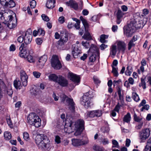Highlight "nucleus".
I'll return each mask as SVG.
<instances>
[{"label":"nucleus","instance_id":"f257e3e1","mask_svg":"<svg viewBox=\"0 0 151 151\" xmlns=\"http://www.w3.org/2000/svg\"><path fill=\"white\" fill-rule=\"evenodd\" d=\"M0 18L1 20L4 19L3 23L10 29L15 27L17 25V20L16 18L13 19L12 15H9L8 13H0Z\"/></svg>","mask_w":151,"mask_h":151},{"label":"nucleus","instance_id":"f03ea898","mask_svg":"<svg viewBox=\"0 0 151 151\" xmlns=\"http://www.w3.org/2000/svg\"><path fill=\"white\" fill-rule=\"evenodd\" d=\"M91 92L89 91L85 93L82 97V99H81V103L86 108H88L93 104L91 101V99L93 97V94L91 93Z\"/></svg>","mask_w":151,"mask_h":151},{"label":"nucleus","instance_id":"7ed1b4c3","mask_svg":"<svg viewBox=\"0 0 151 151\" xmlns=\"http://www.w3.org/2000/svg\"><path fill=\"white\" fill-rule=\"evenodd\" d=\"M28 123L35 127H38L41 125V119L35 113H31L27 117Z\"/></svg>","mask_w":151,"mask_h":151},{"label":"nucleus","instance_id":"20e7f679","mask_svg":"<svg viewBox=\"0 0 151 151\" xmlns=\"http://www.w3.org/2000/svg\"><path fill=\"white\" fill-rule=\"evenodd\" d=\"M92 53L89 58V61L91 62H94L96 59V57L99 58L100 55L99 50L96 46L93 45L88 50Z\"/></svg>","mask_w":151,"mask_h":151},{"label":"nucleus","instance_id":"39448f33","mask_svg":"<svg viewBox=\"0 0 151 151\" xmlns=\"http://www.w3.org/2000/svg\"><path fill=\"white\" fill-rule=\"evenodd\" d=\"M139 17L132 19L131 21L129 24L135 30L136 29H139L142 28L143 26V22L142 20H139Z\"/></svg>","mask_w":151,"mask_h":151},{"label":"nucleus","instance_id":"423d86ee","mask_svg":"<svg viewBox=\"0 0 151 151\" xmlns=\"http://www.w3.org/2000/svg\"><path fill=\"white\" fill-rule=\"evenodd\" d=\"M150 131L148 128L142 129L139 133V139L141 142H144L149 137Z\"/></svg>","mask_w":151,"mask_h":151},{"label":"nucleus","instance_id":"0eeeda50","mask_svg":"<svg viewBox=\"0 0 151 151\" xmlns=\"http://www.w3.org/2000/svg\"><path fill=\"white\" fill-rule=\"evenodd\" d=\"M60 97L61 99V101L64 102L66 99V101L67 103L70 106V109L72 110V111H74L75 109V107L74 106L75 104L73 101V99L68 98L67 96L64 94H61Z\"/></svg>","mask_w":151,"mask_h":151},{"label":"nucleus","instance_id":"6e6552de","mask_svg":"<svg viewBox=\"0 0 151 151\" xmlns=\"http://www.w3.org/2000/svg\"><path fill=\"white\" fill-rule=\"evenodd\" d=\"M49 142L50 141L47 137H45L42 141L37 145L39 149L42 150H47L50 146Z\"/></svg>","mask_w":151,"mask_h":151},{"label":"nucleus","instance_id":"1a4fd4ad","mask_svg":"<svg viewBox=\"0 0 151 151\" xmlns=\"http://www.w3.org/2000/svg\"><path fill=\"white\" fill-rule=\"evenodd\" d=\"M51 64L52 67L56 70L60 69L62 67L58 56L56 55L52 56L51 59Z\"/></svg>","mask_w":151,"mask_h":151},{"label":"nucleus","instance_id":"9d476101","mask_svg":"<svg viewBox=\"0 0 151 151\" xmlns=\"http://www.w3.org/2000/svg\"><path fill=\"white\" fill-rule=\"evenodd\" d=\"M32 31L31 29H29L26 32L24 40L25 46L31 42L32 37Z\"/></svg>","mask_w":151,"mask_h":151},{"label":"nucleus","instance_id":"9b49d317","mask_svg":"<svg viewBox=\"0 0 151 151\" xmlns=\"http://www.w3.org/2000/svg\"><path fill=\"white\" fill-rule=\"evenodd\" d=\"M20 52L19 54V56L22 58H26L28 56L29 50L26 48L24 43H22L19 47Z\"/></svg>","mask_w":151,"mask_h":151},{"label":"nucleus","instance_id":"f8f14e48","mask_svg":"<svg viewBox=\"0 0 151 151\" xmlns=\"http://www.w3.org/2000/svg\"><path fill=\"white\" fill-rule=\"evenodd\" d=\"M72 144L73 146H78L87 144L88 142V140L87 138H86L85 140L83 139L82 140L77 139H72Z\"/></svg>","mask_w":151,"mask_h":151},{"label":"nucleus","instance_id":"ddd939ff","mask_svg":"<svg viewBox=\"0 0 151 151\" xmlns=\"http://www.w3.org/2000/svg\"><path fill=\"white\" fill-rule=\"evenodd\" d=\"M67 120L65 123L64 129V131L66 133H70L73 132L74 129L73 125L74 123L70 121L69 123L67 122Z\"/></svg>","mask_w":151,"mask_h":151},{"label":"nucleus","instance_id":"4468645a","mask_svg":"<svg viewBox=\"0 0 151 151\" xmlns=\"http://www.w3.org/2000/svg\"><path fill=\"white\" fill-rule=\"evenodd\" d=\"M57 83L62 87L67 86L68 85V80L62 76L58 75V78Z\"/></svg>","mask_w":151,"mask_h":151},{"label":"nucleus","instance_id":"2eb2a0df","mask_svg":"<svg viewBox=\"0 0 151 151\" xmlns=\"http://www.w3.org/2000/svg\"><path fill=\"white\" fill-rule=\"evenodd\" d=\"M135 30L134 28L129 24L127 25L126 29L125 30L124 29V34L127 37H130L132 36Z\"/></svg>","mask_w":151,"mask_h":151},{"label":"nucleus","instance_id":"dca6fc26","mask_svg":"<svg viewBox=\"0 0 151 151\" xmlns=\"http://www.w3.org/2000/svg\"><path fill=\"white\" fill-rule=\"evenodd\" d=\"M20 78L24 86H27V83L28 76L25 71L22 70L20 71Z\"/></svg>","mask_w":151,"mask_h":151},{"label":"nucleus","instance_id":"f3484780","mask_svg":"<svg viewBox=\"0 0 151 151\" xmlns=\"http://www.w3.org/2000/svg\"><path fill=\"white\" fill-rule=\"evenodd\" d=\"M47 57L46 55H44L41 56L39 58L38 62H37V65L39 66L40 68H42L47 61Z\"/></svg>","mask_w":151,"mask_h":151},{"label":"nucleus","instance_id":"a211bd4d","mask_svg":"<svg viewBox=\"0 0 151 151\" xmlns=\"http://www.w3.org/2000/svg\"><path fill=\"white\" fill-rule=\"evenodd\" d=\"M68 77L70 80L75 83H78L80 81L79 77L72 73L69 72Z\"/></svg>","mask_w":151,"mask_h":151},{"label":"nucleus","instance_id":"6ab92c4d","mask_svg":"<svg viewBox=\"0 0 151 151\" xmlns=\"http://www.w3.org/2000/svg\"><path fill=\"white\" fill-rule=\"evenodd\" d=\"M81 53L80 49L78 46H75L73 47L72 54L74 58H77L78 55Z\"/></svg>","mask_w":151,"mask_h":151},{"label":"nucleus","instance_id":"aec40b11","mask_svg":"<svg viewBox=\"0 0 151 151\" xmlns=\"http://www.w3.org/2000/svg\"><path fill=\"white\" fill-rule=\"evenodd\" d=\"M66 4L68 6H70L75 10H77L78 9V3L73 0H70L66 2Z\"/></svg>","mask_w":151,"mask_h":151},{"label":"nucleus","instance_id":"412c9836","mask_svg":"<svg viewBox=\"0 0 151 151\" xmlns=\"http://www.w3.org/2000/svg\"><path fill=\"white\" fill-rule=\"evenodd\" d=\"M84 124V122L83 120L79 119L75 123L74 128L83 129Z\"/></svg>","mask_w":151,"mask_h":151},{"label":"nucleus","instance_id":"4be33fe9","mask_svg":"<svg viewBox=\"0 0 151 151\" xmlns=\"http://www.w3.org/2000/svg\"><path fill=\"white\" fill-rule=\"evenodd\" d=\"M118 50L121 51L123 53L126 50V44L124 42L122 41H119L117 43Z\"/></svg>","mask_w":151,"mask_h":151},{"label":"nucleus","instance_id":"5701e85b","mask_svg":"<svg viewBox=\"0 0 151 151\" xmlns=\"http://www.w3.org/2000/svg\"><path fill=\"white\" fill-rule=\"evenodd\" d=\"M45 137H47L46 136L43 134H39L36 136L35 138V141L36 144L37 145L42 141Z\"/></svg>","mask_w":151,"mask_h":151},{"label":"nucleus","instance_id":"b1692460","mask_svg":"<svg viewBox=\"0 0 151 151\" xmlns=\"http://www.w3.org/2000/svg\"><path fill=\"white\" fill-rule=\"evenodd\" d=\"M124 15V13L120 10H118L116 13V23L117 24H119L120 23L121 19Z\"/></svg>","mask_w":151,"mask_h":151},{"label":"nucleus","instance_id":"393cba45","mask_svg":"<svg viewBox=\"0 0 151 151\" xmlns=\"http://www.w3.org/2000/svg\"><path fill=\"white\" fill-rule=\"evenodd\" d=\"M55 0H47L46 4V7L49 9H52L55 6Z\"/></svg>","mask_w":151,"mask_h":151},{"label":"nucleus","instance_id":"a878e982","mask_svg":"<svg viewBox=\"0 0 151 151\" xmlns=\"http://www.w3.org/2000/svg\"><path fill=\"white\" fill-rule=\"evenodd\" d=\"M60 37V39L59 40L60 42H61V41H62L65 43L68 41V37L66 33L61 32Z\"/></svg>","mask_w":151,"mask_h":151},{"label":"nucleus","instance_id":"bb28decb","mask_svg":"<svg viewBox=\"0 0 151 151\" xmlns=\"http://www.w3.org/2000/svg\"><path fill=\"white\" fill-rule=\"evenodd\" d=\"M117 52L116 46V45H113L111 47L110 49V54L113 56H115Z\"/></svg>","mask_w":151,"mask_h":151},{"label":"nucleus","instance_id":"cd10ccee","mask_svg":"<svg viewBox=\"0 0 151 151\" xmlns=\"http://www.w3.org/2000/svg\"><path fill=\"white\" fill-rule=\"evenodd\" d=\"M49 78L50 81H53L57 83L58 78V76H57L55 74H51L49 76Z\"/></svg>","mask_w":151,"mask_h":151},{"label":"nucleus","instance_id":"c85d7f7f","mask_svg":"<svg viewBox=\"0 0 151 151\" xmlns=\"http://www.w3.org/2000/svg\"><path fill=\"white\" fill-rule=\"evenodd\" d=\"M15 6V3L13 0H9L6 4L5 7L13 8Z\"/></svg>","mask_w":151,"mask_h":151},{"label":"nucleus","instance_id":"c756f323","mask_svg":"<svg viewBox=\"0 0 151 151\" xmlns=\"http://www.w3.org/2000/svg\"><path fill=\"white\" fill-rule=\"evenodd\" d=\"M85 31L86 32L84 35L82 36V38L84 39L87 40H91L92 39V37L90 33L88 32L86 30H85Z\"/></svg>","mask_w":151,"mask_h":151},{"label":"nucleus","instance_id":"7c9ffc66","mask_svg":"<svg viewBox=\"0 0 151 151\" xmlns=\"http://www.w3.org/2000/svg\"><path fill=\"white\" fill-rule=\"evenodd\" d=\"M14 85L16 89H20L21 87V85L20 81L17 80H15L14 81Z\"/></svg>","mask_w":151,"mask_h":151},{"label":"nucleus","instance_id":"2f4dec72","mask_svg":"<svg viewBox=\"0 0 151 151\" xmlns=\"http://www.w3.org/2000/svg\"><path fill=\"white\" fill-rule=\"evenodd\" d=\"M80 19L81 21L83 24L85 30H86V29L88 28V24L86 20L84 19L83 17L81 16L80 17Z\"/></svg>","mask_w":151,"mask_h":151},{"label":"nucleus","instance_id":"473e14b6","mask_svg":"<svg viewBox=\"0 0 151 151\" xmlns=\"http://www.w3.org/2000/svg\"><path fill=\"white\" fill-rule=\"evenodd\" d=\"M133 71L132 67L131 65H128L127 68V70L125 73L126 75L130 76Z\"/></svg>","mask_w":151,"mask_h":151},{"label":"nucleus","instance_id":"72a5a7b5","mask_svg":"<svg viewBox=\"0 0 151 151\" xmlns=\"http://www.w3.org/2000/svg\"><path fill=\"white\" fill-rule=\"evenodd\" d=\"M131 119V116L129 113H128L127 114L125 115L123 119L124 122L127 123H129Z\"/></svg>","mask_w":151,"mask_h":151},{"label":"nucleus","instance_id":"f704fd0d","mask_svg":"<svg viewBox=\"0 0 151 151\" xmlns=\"http://www.w3.org/2000/svg\"><path fill=\"white\" fill-rule=\"evenodd\" d=\"M117 93L118 94L119 99L122 102L123 101V96L121 94V89L119 87L117 88Z\"/></svg>","mask_w":151,"mask_h":151},{"label":"nucleus","instance_id":"c9c22d12","mask_svg":"<svg viewBox=\"0 0 151 151\" xmlns=\"http://www.w3.org/2000/svg\"><path fill=\"white\" fill-rule=\"evenodd\" d=\"M4 135L5 139L6 140H9L12 138V135L11 133L8 131L5 132Z\"/></svg>","mask_w":151,"mask_h":151},{"label":"nucleus","instance_id":"e433bc0d","mask_svg":"<svg viewBox=\"0 0 151 151\" xmlns=\"http://www.w3.org/2000/svg\"><path fill=\"white\" fill-rule=\"evenodd\" d=\"M13 93V91L11 87L9 86L7 88L5 92V93L7 94L9 96L12 97Z\"/></svg>","mask_w":151,"mask_h":151},{"label":"nucleus","instance_id":"4c0bfd02","mask_svg":"<svg viewBox=\"0 0 151 151\" xmlns=\"http://www.w3.org/2000/svg\"><path fill=\"white\" fill-rule=\"evenodd\" d=\"M145 78H141V82L139 84V86L140 87L142 86L144 89H145L146 88V83L145 81Z\"/></svg>","mask_w":151,"mask_h":151},{"label":"nucleus","instance_id":"58836bf2","mask_svg":"<svg viewBox=\"0 0 151 151\" xmlns=\"http://www.w3.org/2000/svg\"><path fill=\"white\" fill-rule=\"evenodd\" d=\"M93 149L95 151H105L103 147L97 145H94L93 147Z\"/></svg>","mask_w":151,"mask_h":151},{"label":"nucleus","instance_id":"ea45409f","mask_svg":"<svg viewBox=\"0 0 151 151\" xmlns=\"http://www.w3.org/2000/svg\"><path fill=\"white\" fill-rule=\"evenodd\" d=\"M134 119L136 122L140 123L142 119V118L141 117L137 116V114L134 113Z\"/></svg>","mask_w":151,"mask_h":151},{"label":"nucleus","instance_id":"a19ab883","mask_svg":"<svg viewBox=\"0 0 151 151\" xmlns=\"http://www.w3.org/2000/svg\"><path fill=\"white\" fill-rule=\"evenodd\" d=\"M108 36L105 35H102L100 36V41L102 43L106 42L105 39L107 38Z\"/></svg>","mask_w":151,"mask_h":151},{"label":"nucleus","instance_id":"79ce46f5","mask_svg":"<svg viewBox=\"0 0 151 151\" xmlns=\"http://www.w3.org/2000/svg\"><path fill=\"white\" fill-rule=\"evenodd\" d=\"M132 98L134 101L136 102L139 101V100L138 95L136 93H132Z\"/></svg>","mask_w":151,"mask_h":151},{"label":"nucleus","instance_id":"37998d69","mask_svg":"<svg viewBox=\"0 0 151 151\" xmlns=\"http://www.w3.org/2000/svg\"><path fill=\"white\" fill-rule=\"evenodd\" d=\"M74 129L76 130V132L74 134V135L76 136H78L80 135L81 134L83 129H81L74 128Z\"/></svg>","mask_w":151,"mask_h":151},{"label":"nucleus","instance_id":"c03bdc74","mask_svg":"<svg viewBox=\"0 0 151 151\" xmlns=\"http://www.w3.org/2000/svg\"><path fill=\"white\" fill-rule=\"evenodd\" d=\"M103 145H105L107 144H108L109 143V141L108 139L107 138H101V139H100Z\"/></svg>","mask_w":151,"mask_h":151},{"label":"nucleus","instance_id":"a18cd8bd","mask_svg":"<svg viewBox=\"0 0 151 151\" xmlns=\"http://www.w3.org/2000/svg\"><path fill=\"white\" fill-rule=\"evenodd\" d=\"M117 69V68H116L114 66H112V73H113L114 76L116 77H117L118 76V73Z\"/></svg>","mask_w":151,"mask_h":151},{"label":"nucleus","instance_id":"49530a36","mask_svg":"<svg viewBox=\"0 0 151 151\" xmlns=\"http://www.w3.org/2000/svg\"><path fill=\"white\" fill-rule=\"evenodd\" d=\"M26 58L29 62L30 63H34L35 62V60L33 57L30 55H28Z\"/></svg>","mask_w":151,"mask_h":151},{"label":"nucleus","instance_id":"de8ad7c7","mask_svg":"<svg viewBox=\"0 0 151 151\" xmlns=\"http://www.w3.org/2000/svg\"><path fill=\"white\" fill-rule=\"evenodd\" d=\"M23 138L26 141L28 140L29 138V134L27 132H24L23 134Z\"/></svg>","mask_w":151,"mask_h":151},{"label":"nucleus","instance_id":"09e8293b","mask_svg":"<svg viewBox=\"0 0 151 151\" xmlns=\"http://www.w3.org/2000/svg\"><path fill=\"white\" fill-rule=\"evenodd\" d=\"M133 42L132 40H130L128 44V49L129 50H130L132 46L135 45V44Z\"/></svg>","mask_w":151,"mask_h":151},{"label":"nucleus","instance_id":"8fccbe9b","mask_svg":"<svg viewBox=\"0 0 151 151\" xmlns=\"http://www.w3.org/2000/svg\"><path fill=\"white\" fill-rule=\"evenodd\" d=\"M36 5V1L34 0H32L30 2V6L31 8H34Z\"/></svg>","mask_w":151,"mask_h":151},{"label":"nucleus","instance_id":"3c124183","mask_svg":"<svg viewBox=\"0 0 151 151\" xmlns=\"http://www.w3.org/2000/svg\"><path fill=\"white\" fill-rule=\"evenodd\" d=\"M82 44V45L86 48H88L89 46V42L87 41H83Z\"/></svg>","mask_w":151,"mask_h":151},{"label":"nucleus","instance_id":"603ef678","mask_svg":"<svg viewBox=\"0 0 151 151\" xmlns=\"http://www.w3.org/2000/svg\"><path fill=\"white\" fill-rule=\"evenodd\" d=\"M149 106L147 104L145 105V106H143V107L141 109L140 111H144V110H148L149 109Z\"/></svg>","mask_w":151,"mask_h":151},{"label":"nucleus","instance_id":"864d4df0","mask_svg":"<svg viewBox=\"0 0 151 151\" xmlns=\"http://www.w3.org/2000/svg\"><path fill=\"white\" fill-rule=\"evenodd\" d=\"M4 85L3 82L1 81V80L0 79V100H1V99L2 97V95L1 93V88Z\"/></svg>","mask_w":151,"mask_h":151},{"label":"nucleus","instance_id":"5fc2aeb1","mask_svg":"<svg viewBox=\"0 0 151 151\" xmlns=\"http://www.w3.org/2000/svg\"><path fill=\"white\" fill-rule=\"evenodd\" d=\"M112 143L114 146H113L112 147H116L119 148V145L118 142L115 140H113L112 141Z\"/></svg>","mask_w":151,"mask_h":151},{"label":"nucleus","instance_id":"6e6d98bb","mask_svg":"<svg viewBox=\"0 0 151 151\" xmlns=\"http://www.w3.org/2000/svg\"><path fill=\"white\" fill-rule=\"evenodd\" d=\"M42 17L43 20L46 22H48L50 19L49 17L45 14H42L41 16Z\"/></svg>","mask_w":151,"mask_h":151},{"label":"nucleus","instance_id":"4d7b16f0","mask_svg":"<svg viewBox=\"0 0 151 151\" xmlns=\"http://www.w3.org/2000/svg\"><path fill=\"white\" fill-rule=\"evenodd\" d=\"M6 121L8 125L10 128H12L13 127V126L10 118L6 119Z\"/></svg>","mask_w":151,"mask_h":151},{"label":"nucleus","instance_id":"13d9d810","mask_svg":"<svg viewBox=\"0 0 151 151\" xmlns=\"http://www.w3.org/2000/svg\"><path fill=\"white\" fill-rule=\"evenodd\" d=\"M34 76L36 78H38L40 76L41 73L35 71L33 72Z\"/></svg>","mask_w":151,"mask_h":151},{"label":"nucleus","instance_id":"bf43d9fd","mask_svg":"<svg viewBox=\"0 0 151 151\" xmlns=\"http://www.w3.org/2000/svg\"><path fill=\"white\" fill-rule=\"evenodd\" d=\"M38 35H41L43 36L45 34V31L42 29H39L38 30Z\"/></svg>","mask_w":151,"mask_h":151},{"label":"nucleus","instance_id":"052dcab7","mask_svg":"<svg viewBox=\"0 0 151 151\" xmlns=\"http://www.w3.org/2000/svg\"><path fill=\"white\" fill-rule=\"evenodd\" d=\"M96 111H91L89 114V116L91 117H93L95 116Z\"/></svg>","mask_w":151,"mask_h":151},{"label":"nucleus","instance_id":"680f3d73","mask_svg":"<svg viewBox=\"0 0 151 151\" xmlns=\"http://www.w3.org/2000/svg\"><path fill=\"white\" fill-rule=\"evenodd\" d=\"M121 105H120L119 103H118L117 105L116 106L114 110L117 112H119L120 109Z\"/></svg>","mask_w":151,"mask_h":151},{"label":"nucleus","instance_id":"e2e57ef3","mask_svg":"<svg viewBox=\"0 0 151 151\" xmlns=\"http://www.w3.org/2000/svg\"><path fill=\"white\" fill-rule=\"evenodd\" d=\"M108 47V45L104 44H102L100 46V49L101 50H104L105 49Z\"/></svg>","mask_w":151,"mask_h":151},{"label":"nucleus","instance_id":"0e129e2a","mask_svg":"<svg viewBox=\"0 0 151 151\" xmlns=\"http://www.w3.org/2000/svg\"><path fill=\"white\" fill-rule=\"evenodd\" d=\"M37 43L39 45L42 44V40L41 38H37L36 40Z\"/></svg>","mask_w":151,"mask_h":151},{"label":"nucleus","instance_id":"69168bd1","mask_svg":"<svg viewBox=\"0 0 151 151\" xmlns=\"http://www.w3.org/2000/svg\"><path fill=\"white\" fill-rule=\"evenodd\" d=\"M143 123L142 122H140L139 124L135 127L137 129H141L142 127Z\"/></svg>","mask_w":151,"mask_h":151},{"label":"nucleus","instance_id":"338daca9","mask_svg":"<svg viewBox=\"0 0 151 151\" xmlns=\"http://www.w3.org/2000/svg\"><path fill=\"white\" fill-rule=\"evenodd\" d=\"M24 40L23 36H20L18 37L17 39V41L20 43L22 42Z\"/></svg>","mask_w":151,"mask_h":151},{"label":"nucleus","instance_id":"774afa93","mask_svg":"<svg viewBox=\"0 0 151 151\" xmlns=\"http://www.w3.org/2000/svg\"><path fill=\"white\" fill-rule=\"evenodd\" d=\"M60 138L58 136H56L55 137V140L57 144H59L60 142Z\"/></svg>","mask_w":151,"mask_h":151}]
</instances>
